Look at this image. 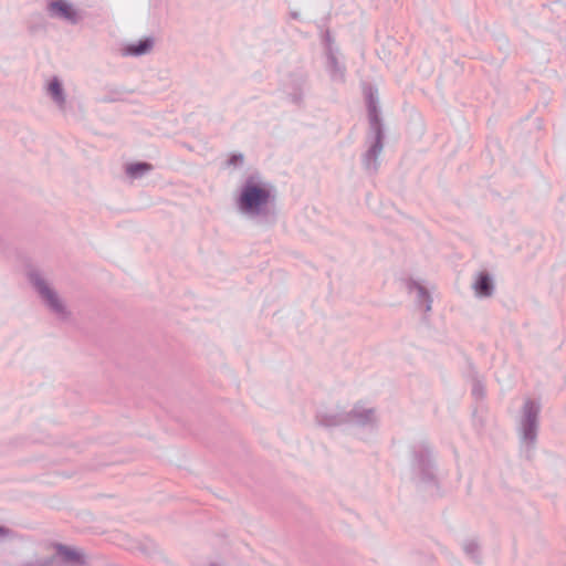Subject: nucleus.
<instances>
[{
	"instance_id": "423d86ee",
	"label": "nucleus",
	"mask_w": 566,
	"mask_h": 566,
	"mask_svg": "<svg viewBox=\"0 0 566 566\" xmlns=\"http://www.w3.org/2000/svg\"><path fill=\"white\" fill-rule=\"evenodd\" d=\"M49 92L57 102H63L62 87L59 81L54 80L50 83Z\"/></svg>"
},
{
	"instance_id": "0eeeda50",
	"label": "nucleus",
	"mask_w": 566,
	"mask_h": 566,
	"mask_svg": "<svg viewBox=\"0 0 566 566\" xmlns=\"http://www.w3.org/2000/svg\"><path fill=\"white\" fill-rule=\"evenodd\" d=\"M149 169H150V166L147 164H136V165H130L127 168V172L132 176H137L146 170H149Z\"/></svg>"
},
{
	"instance_id": "6e6552de",
	"label": "nucleus",
	"mask_w": 566,
	"mask_h": 566,
	"mask_svg": "<svg viewBox=\"0 0 566 566\" xmlns=\"http://www.w3.org/2000/svg\"><path fill=\"white\" fill-rule=\"evenodd\" d=\"M59 554L66 559H73L76 557V554L74 552L69 551L67 548H60Z\"/></svg>"
},
{
	"instance_id": "20e7f679",
	"label": "nucleus",
	"mask_w": 566,
	"mask_h": 566,
	"mask_svg": "<svg viewBox=\"0 0 566 566\" xmlns=\"http://www.w3.org/2000/svg\"><path fill=\"white\" fill-rule=\"evenodd\" d=\"M476 294L481 296H489L492 292V284L488 274L480 273L474 284Z\"/></svg>"
},
{
	"instance_id": "9b49d317",
	"label": "nucleus",
	"mask_w": 566,
	"mask_h": 566,
	"mask_svg": "<svg viewBox=\"0 0 566 566\" xmlns=\"http://www.w3.org/2000/svg\"><path fill=\"white\" fill-rule=\"evenodd\" d=\"M3 533H4L3 528L0 527V534H3Z\"/></svg>"
},
{
	"instance_id": "f03ea898",
	"label": "nucleus",
	"mask_w": 566,
	"mask_h": 566,
	"mask_svg": "<svg viewBox=\"0 0 566 566\" xmlns=\"http://www.w3.org/2000/svg\"><path fill=\"white\" fill-rule=\"evenodd\" d=\"M50 11L57 15V17H61V18H64L66 20H70V21H75L76 20V12L75 10L73 9V7L63 1V0H59V1H55V2H52L50 4Z\"/></svg>"
},
{
	"instance_id": "f257e3e1",
	"label": "nucleus",
	"mask_w": 566,
	"mask_h": 566,
	"mask_svg": "<svg viewBox=\"0 0 566 566\" xmlns=\"http://www.w3.org/2000/svg\"><path fill=\"white\" fill-rule=\"evenodd\" d=\"M270 198V191L259 185L248 184L240 197L241 208L245 211H255L265 205Z\"/></svg>"
},
{
	"instance_id": "7ed1b4c3",
	"label": "nucleus",
	"mask_w": 566,
	"mask_h": 566,
	"mask_svg": "<svg viewBox=\"0 0 566 566\" xmlns=\"http://www.w3.org/2000/svg\"><path fill=\"white\" fill-rule=\"evenodd\" d=\"M153 46L151 39L140 40L136 44H129L125 48L124 53L127 55H142L147 53Z\"/></svg>"
},
{
	"instance_id": "39448f33",
	"label": "nucleus",
	"mask_w": 566,
	"mask_h": 566,
	"mask_svg": "<svg viewBox=\"0 0 566 566\" xmlns=\"http://www.w3.org/2000/svg\"><path fill=\"white\" fill-rule=\"evenodd\" d=\"M36 287L39 289L40 293L45 297L50 306L56 311H60L62 308L57 297L54 295V293L44 284L42 281L35 282Z\"/></svg>"
},
{
	"instance_id": "9d476101",
	"label": "nucleus",
	"mask_w": 566,
	"mask_h": 566,
	"mask_svg": "<svg viewBox=\"0 0 566 566\" xmlns=\"http://www.w3.org/2000/svg\"><path fill=\"white\" fill-rule=\"evenodd\" d=\"M237 159L242 160V156H239V157L233 156V158L231 159V161L234 164V163L237 161Z\"/></svg>"
},
{
	"instance_id": "1a4fd4ad",
	"label": "nucleus",
	"mask_w": 566,
	"mask_h": 566,
	"mask_svg": "<svg viewBox=\"0 0 566 566\" xmlns=\"http://www.w3.org/2000/svg\"><path fill=\"white\" fill-rule=\"evenodd\" d=\"M526 408H528L530 410H533V409L536 410V407H535V405L533 402H527L526 403Z\"/></svg>"
}]
</instances>
